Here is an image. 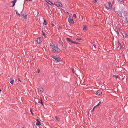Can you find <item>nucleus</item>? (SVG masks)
<instances>
[{
    "label": "nucleus",
    "instance_id": "obj_1",
    "mask_svg": "<svg viewBox=\"0 0 128 128\" xmlns=\"http://www.w3.org/2000/svg\"><path fill=\"white\" fill-rule=\"evenodd\" d=\"M52 48V52L56 54H59L61 51L56 46L50 45Z\"/></svg>",
    "mask_w": 128,
    "mask_h": 128
},
{
    "label": "nucleus",
    "instance_id": "obj_2",
    "mask_svg": "<svg viewBox=\"0 0 128 128\" xmlns=\"http://www.w3.org/2000/svg\"><path fill=\"white\" fill-rule=\"evenodd\" d=\"M105 7L108 9L111 10L112 9V4L110 2L106 3L105 4Z\"/></svg>",
    "mask_w": 128,
    "mask_h": 128
},
{
    "label": "nucleus",
    "instance_id": "obj_3",
    "mask_svg": "<svg viewBox=\"0 0 128 128\" xmlns=\"http://www.w3.org/2000/svg\"><path fill=\"white\" fill-rule=\"evenodd\" d=\"M124 12V10H122L121 11L119 12H116V13H117L118 16L120 17H122V12Z\"/></svg>",
    "mask_w": 128,
    "mask_h": 128
},
{
    "label": "nucleus",
    "instance_id": "obj_4",
    "mask_svg": "<svg viewBox=\"0 0 128 128\" xmlns=\"http://www.w3.org/2000/svg\"><path fill=\"white\" fill-rule=\"evenodd\" d=\"M52 57L53 58L55 59L58 62H60L61 60V59L60 58H57L55 56H52Z\"/></svg>",
    "mask_w": 128,
    "mask_h": 128
},
{
    "label": "nucleus",
    "instance_id": "obj_5",
    "mask_svg": "<svg viewBox=\"0 0 128 128\" xmlns=\"http://www.w3.org/2000/svg\"><path fill=\"white\" fill-rule=\"evenodd\" d=\"M54 4L58 7H61L62 6V4L59 2H55L54 3Z\"/></svg>",
    "mask_w": 128,
    "mask_h": 128
},
{
    "label": "nucleus",
    "instance_id": "obj_6",
    "mask_svg": "<svg viewBox=\"0 0 128 128\" xmlns=\"http://www.w3.org/2000/svg\"><path fill=\"white\" fill-rule=\"evenodd\" d=\"M68 22L70 23V24H73L74 23V21H73V19L72 18H71L70 16H69V18H68Z\"/></svg>",
    "mask_w": 128,
    "mask_h": 128
},
{
    "label": "nucleus",
    "instance_id": "obj_7",
    "mask_svg": "<svg viewBox=\"0 0 128 128\" xmlns=\"http://www.w3.org/2000/svg\"><path fill=\"white\" fill-rule=\"evenodd\" d=\"M102 94V92L100 90L96 92V94L97 96H99Z\"/></svg>",
    "mask_w": 128,
    "mask_h": 128
},
{
    "label": "nucleus",
    "instance_id": "obj_8",
    "mask_svg": "<svg viewBox=\"0 0 128 128\" xmlns=\"http://www.w3.org/2000/svg\"><path fill=\"white\" fill-rule=\"evenodd\" d=\"M46 2L50 5H52V6H54V4L52 3V2L51 1L48 0H46Z\"/></svg>",
    "mask_w": 128,
    "mask_h": 128
},
{
    "label": "nucleus",
    "instance_id": "obj_9",
    "mask_svg": "<svg viewBox=\"0 0 128 128\" xmlns=\"http://www.w3.org/2000/svg\"><path fill=\"white\" fill-rule=\"evenodd\" d=\"M41 39L40 38H39L37 40V42L38 44H40L41 42Z\"/></svg>",
    "mask_w": 128,
    "mask_h": 128
},
{
    "label": "nucleus",
    "instance_id": "obj_10",
    "mask_svg": "<svg viewBox=\"0 0 128 128\" xmlns=\"http://www.w3.org/2000/svg\"><path fill=\"white\" fill-rule=\"evenodd\" d=\"M37 121H38V122L36 124V125L40 126L41 125L40 121L38 119L37 120Z\"/></svg>",
    "mask_w": 128,
    "mask_h": 128
},
{
    "label": "nucleus",
    "instance_id": "obj_11",
    "mask_svg": "<svg viewBox=\"0 0 128 128\" xmlns=\"http://www.w3.org/2000/svg\"><path fill=\"white\" fill-rule=\"evenodd\" d=\"M66 40L69 42H72V40L70 39L69 38H66Z\"/></svg>",
    "mask_w": 128,
    "mask_h": 128
},
{
    "label": "nucleus",
    "instance_id": "obj_12",
    "mask_svg": "<svg viewBox=\"0 0 128 128\" xmlns=\"http://www.w3.org/2000/svg\"><path fill=\"white\" fill-rule=\"evenodd\" d=\"M16 0H15L12 2L13 4V5L12 6V7H14L15 6V3H16Z\"/></svg>",
    "mask_w": 128,
    "mask_h": 128
},
{
    "label": "nucleus",
    "instance_id": "obj_13",
    "mask_svg": "<svg viewBox=\"0 0 128 128\" xmlns=\"http://www.w3.org/2000/svg\"><path fill=\"white\" fill-rule=\"evenodd\" d=\"M124 16L126 15L127 14V12L126 11H124V12H122Z\"/></svg>",
    "mask_w": 128,
    "mask_h": 128
},
{
    "label": "nucleus",
    "instance_id": "obj_14",
    "mask_svg": "<svg viewBox=\"0 0 128 128\" xmlns=\"http://www.w3.org/2000/svg\"><path fill=\"white\" fill-rule=\"evenodd\" d=\"M87 26H84L83 27V29L85 31H86V28Z\"/></svg>",
    "mask_w": 128,
    "mask_h": 128
},
{
    "label": "nucleus",
    "instance_id": "obj_15",
    "mask_svg": "<svg viewBox=\"0 0 128 128\" xmlns=\"http://www.w3.org/2000/svg\"><path fill=\"white\" fill-rule=\"evenodd\" d=\"M14 82V80L12 78H11L10 79V83L12 85Z\"/></svg>",
    "mask_w": 128,
    "mask_h": 128
},
{
    "label": "nucleus",
    "instance_id": "obj_16",
    "mask_svg": "<svg viewBox=\"0 0 128 128\" xmlns=\"http://www.w3.org/2000/svg\"><path fill=\"white\" fill-rule=\"evenodd\" d=\"M118 75H115L114 76H113V77L115 78H118Z\"/></svg>",
    "mask_w": 128,
    "mask_h": 128
},
{
    "label": "nucleus",
    "instance_id": "obj_17",
    "mask_svg": "<svg viewBox=\"0 0 128 128\" xmlns=\"http://www.w3.org/2000/svg\"><path fill=\"white\" fill-rule=\"evenodd\" d=\"M40 90L41 92H44V90L42 88H40Z\"/></svg>",
    "mask_w": 128,
    "mask_h": 128
},
{
    "label": "nucleus",
    "instance_id": "obj_18",
    "mask_svg": "<svg viewBox=\"0 0 128 128\" xmlns=\"http://www.w3.org/2000/svg\"><path fill=\"white\" fill-rule=\"evenodd\" d=\"M44 25H46L47 24L46 22V20H44Z\"/></svg>",
    "mask_w": 128,
    "mask_h": 128
},
{
    "label": "nucleus",
    "instance_id": "obj_19",
    "mask_svg": "<svg viewBox=\"0 0 128 128\" xmlns=\"http://www.w3.org/2000/svg\"><path fill=\"white\" fill-rule=\"evenodd\" d=\"M55 118H56V119L57 120V121H59L60 120H59V118L57 116H56L55 117Z\"/></svg>",
    "mask_w": 128,
    "mask_h": 128
},
{
    "label": "nucleus",
    "instance_id": "obj_20",
    "mask_svg": "<svg viewBox=\"0 0 128 128\" xmlns=\"http://www.w3.org/2000/svg\"><path fill=\"white\" fill-rule=\"evenodd\" d=\"M119 43V46L120 47V48H122V46L121 44V43L118 42Z\"/></svg>",
    "mask_w": 128,
    "mask_h": 128
},
{
    "label": "nucleus",
    "instance_id": "obj_21",
    "mask_svg": "<svg viewBox=\"0 0 128 128\" xmlns=\"http://www.w3.org/2000/svg\"><path fill=\"white\" fill-rule=\"evenodd\" d=\"M76 40L77 41L78 40H82V39L81 38H77L76 39Z\"/></svg>",
    "mask_w": 128,
    "mask_h": 128
},
{
    "label": "nucleus",
    "instance_id": "obj_22",
    "mask_svg": "<svg viewBox=\"0 0 128 128\" xmlns=\"http://www.w3.org/2000/svg\"><path fill=\"white\" fill-rule=\"evenodd\" d=\"M72 43H73V44H79V43H77V42H74V41H72Z\"/></svg>",
    "mask_w": 128,
    "mask_h": 128
},
{
    "label": "nucleus",
    "instance_id": "obj_23",
    "mask_svg": "<svg viewBox=\"0 0 128 128\" xmlns=\"http://www.w3.org/2000/svg\"><path fill=\"white\" fill-rule=\"evenodd\" d=\"M42 32L43 35V36L45 37L46 38V36L45 34L44 33Z\"/></svg>",
    "mask_w": 128,
    "mask_h": 128
},
{
    "label": "nucleus",
    "instance_id": "obj_24",
    "mask_svg": "<svg viewBox=\"0 0 128 128\" xmlns=\"http://www.w3.org/2000/svg\"><path fill=\"white\" fill-rule=\"evenodd\" d=\"M126 20L127 22L128 23V16L126 17Z\"/></svg>",
    "mask_w": 128,
    "mask_h": 128
},
{
    "label": "nucleus",
    "instance_id": "obj_25",
    "mask_svg": "<svg viewBox=\"0 0 128 128\" xmlns=\"http://www.w3.org/2000/svg\"><path fill=\"white\" fill-rule=\"evenodd\" d=\"M73 16L75 18H76V14H73Z\"/></svg>",
    "mask_w": 128,
    "mask_h": 128
},
{
    "label": "nucleus",
    "instance_id": "obj_26",
    "mask_svg": "<svg viewBox=\"0 0 128 128\" xmlns=\"http://www.w3.org/2000/svg\"><path fill=\"white\" fill-rule=\"evenodd\" d=\"M40 103L42 105H43L44 104V103L42 102V99L41 100V101Z\"/></svg>",
    "mask_w": 128,
    "mask_h": 128
},
{
    "label": "nucleus",
    "instance_id": "obj_27",
    "mask_svg": "<svg viewBox=\"0 0 128 128\" xmlns=\"http://www.w3.org/2000/svg\"><path fill=\"white\" fill-rule=\"evenodd\" d=\"M93 45L94 46V48H96V45L94 44H93Z\"/></svg>",
    "mask_w": 128,
    "mask_h": 128
},
{
    "label": "nucleus",
    "instance_id": "obj_28",
    "mask_svg": "<svg viewBox=\"0 0 128 128\" xmlns=\"http://www.w3.org/2000/svg\"><path fill=\"white\" fill-rule=\"evenodd\" d=\"M62 46L63 47H64V48H66V46L64 45H62Z\"/></svg>",
    "mask_w": 128,
    "mask_h": 128
},
{
    "label": "nucleus",
    "instance_id": "obj_29",
    "mask_svg": "<svg viewBox=\"0 0 128 128\" xmlns=\"http://www.w3.org/2000/svg\"><path fill=\"white\" fill-rule=\"evenodd\" d=\"M119 1L120 2H124V0H119Z\"/></svg>",
    "mask_w": 128,
    "mask_h": 128
},
{
    "label": "nucleus",
    "instance_id": "obj_30",
    "mask_svg": "<svg viewBox=\"0 0 128 128\" xmlns=\"http://www.w3.org/2000/svg\"><path fill=\"white\" fill-rule=\"evenodd\" d=\"M16 14H18V15L19 16H20V14H18V12H16Z\"/></svg>",
    "mask_w": 128,
    "mask_h": 128
},
{
    "label": "nucleus",
    "instance_id": "obj_31",
    "mask_svg": "<svg viewBox=\"0 0 128 128\" xmlns=\"http://www.w3.org/2000/svg\"><path fill=\"white\" fill-rule=\"evenodd\" d=\"M100 105H99L98 104L96 106H95V107L96 108V107H98Z\"/></svg>",
    "mask_w": 128,
    "mask_h": 128
},
{
    "label": "nucleus",
    "instance_id": "obj_32",
    "mask_svg": "<svg viewBox=\"0 0 128 128\" xmlns=\"http://www.w3.org/2000/svg\"><path fill=\"white\" fill-rule=\"evenodd\" d=\"M40 72V70L39 69H38V73H39Z\"/></svg>",
    "mask_w": 128,
    "mask_h": 128
},
{
    "label": "nucleus",
    "instance_id": "obj_33",
    "mask_svg": "<svg viewBox=\"0 0 128 128\" xmlns=\"http://www.w3.org/2000/svg\"><path fill=\"white\" fill-rule=\"evenodd\" d=\"M95 108V107H94L93 108V110L92 111V112L94 111V109Z\"/></svg>",
    "mask_w": 128,
    "mask_h": 128
},
{
    "label": "nucleus",
    "instance_id": "obj_34",
    "mask_svg": "<svg viewBox=\"0 0 128 128\" xmlns=\"http://www.w3.org/2000/svg\"><path fill=\"white\" fill-rule=\"evenodd\" d=\"M72 72H73V73H74V69H72Z\"/></svg>",
    "mask_w": 128,
    "mask_h": 128
},
{
    "label": "nucleus",
    "instance_id": "obj_35",
    "mask_svg": "<svg viewBox=\"0 0 128 128\" xmlns=\"http://www.w3.org/2000/svg\"><path fill=\"white\" fill-rule=\"evenodd\" d=\"M101 104V102H100L99 103H98V104L99 105H100Z\"/></svg>",
    "mask_w": 128,
    "mask_h": 128
},
{
    "label": "nucleus",
    "instance_id": "obj_36",
    "mask_svg": "<svg viewBox=\"0 0 128 128\" xmlns=\"http://www.w3.org/2000/svg\"><path fill=\"white\" fill-rule=\"evenodd\" d=\"M116 32H117V33L118 34H119V33L118 32V31H116Z\"/></svg>",
    "mask_w": 128,
    "mask_h": 128
},
{
    "label": "nucleus",
    "instance_id": "obj_37",
    "mask_svg": "<svg viewBox=\"0 0 128 128\" xmlns=\"http://www.w3.org/2000/svg\"><path fill=\"white\" fill-rule=\"evenodd\" d=\"M125 36H126H126H127V35L126 34H125Z\"/></svg>",
    "mask_w": 128,
    "mask_h": 128
},
{
    "label": "nucleus",
    "instance_id": "obj_38",
    "mask_svg": "<svg viewBox=\"0 0 128 128\" xmlns=\"http://www.w3.org/2000/svg\"><path fill=\"white\" fill-rule=\"evenodd\" d=\"M21 128H24V127H22Z\"/></svg>",
    "mask_w": 128,
    "mask_h": 128
},
{
    "label": "nucleus",
    "instance_id": "obj_39",
    "mask_svg": "<svg viewBox=\"0 0 128 128\" xmlns=\"http://www.w3.org/2000/svg\"><path fill=\"white\" fill-rule=\"evenodd\" d=\"M32 0H29V1H32Z\"/></svg>",
    "mask_w": 128,
    "mask_h": 128
},
{
    "label": "nucleus",
    "instance_id": "obj_40",
    "mask_svg": "<svg viewBox=\"0 0 128 128\" xmlns=\"http://www.w3.org/2000/svg\"><path fill=\"white\" fill-rule=\"evenodd\" d=\"M40 103V102H38V103Z\"/></svg>",
    "mask_w": 128,
    "mask_h": 128
},
{
    "label": "nucleus",
    "instance_id": "obj_41",
    "mask_svg": "<svg viewBox=\"0 0 128 128\" xmlns=\"http://www.w3.org/2000/svg\"><path fill=\"white\" fill-rule=\"evenodd\" d=\"M31 112L32 114V112Z\"/></svg>",
    "mask_w": 128,
    "mask_h": 128
},
{
    "label": "nucleus",
    "instance_id": "obj_42",
    "mask_svg": "<svg viewBox=\"0 0 128 128\" xmlns=\"http://www.w3.org/2000/svg\"><path fill=\"white\" fill-rule=\"evenodd\" d=\"M0 91H1V90L0 89Z\"/></svg>",
    "mask_w": 128,
    "mask_h": 128
},
{
    "label": "nucleus",
    "instance_id": "obj_43",
    "mask_svg": "<svg viewBox=\"0 0 128 128\" xmlns=\"http://www.w3.org/2000/svg\"><path fill=\"white\" fill-rule=\"evenodd\" d=\"M54 26V25H53V26Z\"/></svg>",
    "mask_w": 128,
    "mask_h": 128
}]
</instances>
